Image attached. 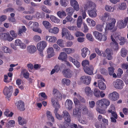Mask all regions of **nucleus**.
<instances>
[{
  "label": "nucleus",
  "mask_w": 128,
  "mask_h": 128,
  "mask_svg": "<svg viewBox=\"0 0 128 128\" xmlns=\"http://www.w3.org/2000/svg\"><path fill=\"white\" fill-rule=\"evenodd\" d=\"M96 7V5L94 3L91 1H89L85 4L84 8L85 10H87L88 9L90 8L91 10H88L89 16L92 17H95L97 15Z\"/></svg>",
  "instance_id": "nucleus-1"
},
{
  "label": "nucleus",
  "mask_w": 128,
  "mask_h": 128,
  "mask_svg": "<svg viewBox=\"0 0 128 128\" xmlns=\"http://www.w3.org/2000/svg\"><path fill=\"white\" fill-rule=\"evenodd\" d=\"M110 102L108 100L103 98L99 100L96 102V104L98 107H100L103 109H106L110 105Z\"/></svg>",
  "instance_id": "nucleus-2"
},
{
  "label": "nucleus",
  "mask_w": 128,
  "mask_h": 128,
  "mask_svg": "<svg viewBox=\"0 0 128 128\" xmlns=\"http://www.w3.org/2000/svg\"><path fill=\"white\" fill-rule=\"evenodd\" d=\"M114 106L110 107L109 109L108 110V112L111 113V115L110 118L111 122L116 123V122L117 119L118 118V115L116 112L113 110H115Z\"/></svg>",
  "instance_id": "nucleus-3"
},
{
  "label": "nucleus",
  "mask_w": 128,
  "mask_h": 128,
  "mask_svg": "<svg viewBox=\"0 0 128 128\" xmlns=\"http://www.w3.org/2000/svg\"><path fill=\"white\" fill-rule=\"evenodd\" d=\"M93 34L95 38L100 41L102 40L104 42L107 40L106 36L105 35H102V33L98 32H94Z\"/></svg>",
  "instance_id": "nucleus-4"
},
{
  "label": "nucleus",
  "mask_w": 128,
  "mask_h": 128,
  "mask_svg": "<svg viewBox=\"0 0 128 128\" xmlns=\"http://www.w3.org/2000/svg\"><path fill=\"white\" fill-rule=\"evenodd\" d=\"M62 37L66 36V38L68 40H72L74 38L73 36L70 34V32L65 28H63L62 30Z\"/></svg>",
  "instance_id": "nucleus-5"
},
{
  "label": "nucleus",
  "mask_w": 128,
  "mask_h": 128,
  "mask_svg": "<svg viewBox=\"0 0 128 128\" xmlns=\"http://www.w3.org/2000/svg\"><path fill=\"white\" fill-rule=\"evenodd\" d=\"M13 91V88L12 86H9L8 87L5 86L3 91L4 95L8 98H10L11 96Z\"/></svg>",
  "instance_id": "nucleus-6"
},
{
  "label": "nucleus",
  "mask_w": 128,
  "mask_h": 128,
  "mask_svg": "<svg viewBox=\"0 0 128 128\" xmlns=\"http://www.w3.org/2000/svg\"><path fill=\"white\" fill-rule=\"evenodd\" d=\"M113 85L116 88L118 89H122L124 85L123 81L119 79H116L114 82Z\"/></svg>",
  "instance_id": "nucleus-7"
},
{
  "label": "nucleus",
  "mask_w": 128,
  "mask_h": 128,
  "mask_svg": "<svg viewBox=\"0 0 128 128\" xmlns=\"http://www.w3.org/2000/svg\"><path fill=\"white\" fill-rule=\"evenodd\" d=\"M80 80L83 83L88 85L90 83L91 78L89 76H84L81 77Z\"/></svg>",
  "instance_id": "nucleus-8"
},
{
  "label": "nucleus",
  "mask_w": 128,
  "mask_h": 128,
  "mask_svg": "<svg viewBox=\"0 0 128 128\" xmlns=\"http://www.w3.org/2000/svg\"><path fill=\"white\" fill-rule=\"evenodd\" d=\"M0 36L1 38L4 40H7L9 41H12L14 38L11 37L8 33H3L1 34Z\"/></svg>",
  "instance_id": "nucleus-9"
},
{
  "label": "nucleus",
  "mask_w": 128,
  "mask_h": 128,
  "mask_svg": "<svg viewBox=\"0 0 128 128\" xmlns=\"http://www.w3.org/2000/svg\"><path fill=\"white\" fill-rule=\"evenodd\" d=\"M119 97L118 94L116 92H114L111 93L108 95V98L112 101L117 100L118 99Z\"/></svg>",
  "instance_id": "nucleus-10"
},
{
  "label": "nucleus",
  "mask_w": 128,
  "mask_h": 128,
  "mask_svg": "<svg viewBox=\"0 0 128 128\" xmlns=\"http://www.w3.org/2000/svg\"><path fill=\"white\" fill-rule=\"evenodd\" d=\"M63 117L64 118L65 121L68 123H70L71 121V118L68 113L67 111L65 110L62 112Z\"/></svg>",
  "instance_id": "nucleus-11"
},
{
  "label": "nucleus",
  "mask_w": 128,
  "mask_h": 128,
  "mask_svg": "<svg viewBox=\"0 0 128 128\" xmlns=\"http://www.w3.org/2000/svg\"><path fill=\"white\" fill-rule=\"evenodd\" d=\"M47 45V43L45 41H42L38 44L36 47L38 50H43Z\"/></svg>",
  "instance_id": "nucleus-12"
},
{
  "label": "nucleus",
  "mask_w": 128,
  "mask_h": 128,
  "mask_svg": "<svg viewBox=\"0 0 128 128\" xmlns=\"http://www.w3.org/2000/svg\"><path fill=\"white\" fill-rule=\"evenodd\" d=\"M84 70L85 72L89 75H91L94 74V67L92 65H90Z\"/></svg>",
  "instance_id": "nucleus-13"
},
{
  "label": "nucleus",
  "mask_w": 128,
  "mask_h": 128,
  "mask_svg": "<svg viewBox=\"0 0 128 128\" xmlns=\"http://www.w3.org/2000/svg\"><path fill=\"white\" fill-rule=\"evenodd\" d=\"M70 3L71 6L73 7L74 10L78 11L79 10V5L78 2L76 0H70Z\"/></svg>",
  "instance_id": "nucleus-14"
},
{
  "label": "nucleus",
  "mask_w": 128,
  "mask_h": 128,
  "mask_svg": "<svg viewBox=\"0 0 128 128\" xmlns=\"http://www.w3.org/2000/svg\"><path fill=\"white\" fill-rule=\"evenodd\" d=\"M19 110L23 111L25 110L24 104V102L21 100L18 101L16 104Z\"/></svg>",
  "instance_id": "nucleus-15"
},
{
  "label": "nucleus",
  "mask_w": 128,
  "mask_h": 128,
  "mask_svg": "<svg viewBox=\"0 0 128 128\" xmlns=\"http://www.w3.org/2000/svg\"><path fill=\"white\" fill-rule=\"evenodd\" d=\"M72 71L68 68L64 69L62 71V73L64 76L68 78H70L72 77Z\"/></svg>",
  "instance_id": "nucleus-16"
},
{
  "label": "nucleus",
  "mask_w": 128,
  "mask_h": 128,
  "mask_svg": "<svg viewBox=\"0 0 128 128\" xmlns=\"http://www.w3.org/2000/svg\"><path fill=\"white\" fill-rule=\"evenodd\" d=\"M82 56L83 58H85L87 55L90 54V51L87 48L84 47L81 50Z\"/></svg>",
  "instance_id": "nucleus-17"
},
{
  "label": "nucleus",
  "mask_w": 128,
  "mask_h": 128,
  "mask_svg": "<svg viewBox=\"0 0 128 128\" xmlns=\"http://www.w3.org/2000/svg\"><path fill=\"white\" fill-rule=\"evenodd\" d=\"M73 114L74 116L77 117L78 118H80L81 117V112L78 108L74 109L73 110Z\"/></svg>",
  "instance_id": "nucleus-18"
},
{
  "label": "nucleus",
  "mask_w": 128,
  "mask_h": 128,
  "mask_svg": "<svg viewBox=\"0 0 128 128\" xmlns=\"http://www.w3.org/2000/svg\"><path fill=\"white\" fill-rule=\"evenodd\" d=\"M53 95L56 96L58 99L61 100L62 98V95L60 92L57 89H54L53 90Z\"/></svg>",
  "instance_id": "nucleus-19"
},
{
  "label": "nucleus",
  "mask_w": 128,
  "mask_h": 128,
  "mask_svg": "<svg viewBox=\"0 0 128 128\" xmlns=\"http://www.w3.org/2000/svg\"><path fill=\"white\" fill-rule=\"evenodd\" d=\"M27 50L28 52L31 54H34L36 51V46L34 45H29L27 47Z\"/></svg>",
  "instance_id": "nucleus-20"
},
{
  "label": "nucleus",
  "mask_w": 128,
  "mask_h": 128,
  "mask_svg": "<svg viewBox=\"0 0 128 128\" xmlns=\"http://www.w3.org/2000/svg\"><path fill=\"white\" fill-rule=\"evenodd\" d=\"M67 58V56L66 53L64 52H62L60 54L58 57V59L60 60L66 61Z\"/></svg>",
  "instance_id": "nucleus-21"
},
{
  "label": "nucleus",
  "mask_w": 128,
  "mask_h": 128,
  "mask_svg": "<svg viewBox=\"0 0 128 128\" xmlns=\"http://www.w3.org/2000/svg\"><path fill=\"white\" fill-rule=\"evenodd\" d=\"M68 58L69 60L72 62L77 68H79L80 67V64L78 60H75L74 59L70 56L68 57Z\"/></svg>",
  "instance_id": "nucleus-22"
},
{
  "label": "nucleus",
  "mask_w": 128,
  "mask_h": 128,
  "mask_svg": "<svg viewBox=\"0 0 128 128\" xmlns=\"http://www.w3.org/2000/svg\"><path fill=\"white\" fill-rule=\"evenodd\" d=\"M15 44L16 46H19L20 48L23 49H25L26 47V45L24 43L22 42L21 40L19 39L16 40Z\"/></svg>",
  "instance_id": "nucleus-23"
},
{
  "label": "nucleus",
  "mask_w": 128,
  "mask_h": 128,
  "mask_svg": "<svg viewBox=\"0 0 128 128\" xmlns=\"http://www.w3.org/2000/svg\"><path fill=\"white\" fill-rule=\"evenodd\" d=\"M47 52L48 54V57L49 58L53 56L55 54L54 49L52 47L48 48L47 49Z\"/></svg>",
  "instance_id": "nucleus-24"
},
{
  "label": "nucleus",
  "mask_w": 128,
  "mask_h": 128,
  "mask_svg": "<svg viewBox=\"0 0 128 128\" xmlns=\"http://www.w3.org/2000/svg\"><path fill=\"white\" fill-rule=\"evenodd\" d=\"M106 58L108 60H110L112 58V50L108 48L106 50Z\"/></svg>",
  "instance_id": "nucleus-25"
},
{
  "label": "nucleus",
  "mask_w": 128,
  "mask_h": 128,
  "mask_svg": "<svg viewBox=\"0 0 128 128\" xmlns=\"http://www.w3.org/2000/svg\"><path fill=\"white\" fill-rule=\"evenodd\" d=\"M0 50L6 54H10L12 52L11 50L5 46H2L1 47Z\"/></svg>",
  "instance_id": "nucleus-26"
},
{
  "label": "nucleus",
  "mask_w": 128,
  "mask_h": 128,
  "mask_svg": "<svg viewBox=\"0 0 128 128\" xmlns=\"http://www.w3.org/2000/svg\"><path fill=\"white\" fill-rule=\"evenodd\" d=\"M98 84L99 88L101 90H104L106 89V85L102 80H98Z\"/></svg>",
  "instance_id": "nucleus-27"
},
{
  "label": "nucleus",
  "mask_w": 128,
  "mask_h": 128,
  "mask_svg": "<svg viewBox=\"0 0 128 128\" xmlns=\"http://www.w3.org/2000/svg\"><path fill=\"white\" fill-rule=\"evenodd\" d=\"M45 39L49 42H54L56 40V38L54 36H46Z\"/></svg>",
  "instance_id": "nucleus-28"
},
{
  "label": "nucleus",
  "mask_w": 128,
  "mask_h": 128,
  "mask_svg": "<svg viewBox=\"0 0 128 128\" xmlns=\"http://www.w3.org/2000/svg\"><path fill=\"white\" fill-rule=\"evenodd\" d=\"M84 90L86 95L88 96H91L92 95L93 92L90 87L88 86L86 87Z\"/></svg>",
  "instance_id": "nucleus-29"
},
{
  "label": "nucleus",
  "mask_w": 128,
  "mask_h": 128,
  "mask_svg": "<svg viewBox=\"0 0 128 128\" xmlns=\"http://www.w3.org/2000/svg\"><path fill=\"white\" fill-rule=\"evenodd\" d=\"M18 121L19 124L21 125H23L24 124H25L26 123V120L22 118L20 116H19L18 117Z\"/></svg>",
  "instance_id": "nucleus-30"
},
{
  "label": "nucleus",
  "mask_w": 128,
  "mask_h": 128,
  "mask_svg": "<svg viewBox=\"0 0 128 128\" xmlns=\"http://www.w3.org/2000/svg\"><path fill=\"white\" fill-rule=\"evenodd\" d=\"M47 118L49 120H51L52 122H54V117L52 115L51 112L50 111H47L46 112Z\"/></svg>",
  "instance_id": "nucleus-31"
},
{
  "label": "nucleus",
  "mask_w": 128,
  "mask_h": 128,
  "mask_svg": "<svg viewBox=\"0 0 128 128\" xmlns=\"http://www.w3.org/2000/svg\"><path fill=\"white\" fill-rule=\"evenodd\" d=\"M50 18L51 20L54 23L58 24L60 22V20L54 16H51Z\"/></svg>",
  "instance_id": "nucleus-32"
},
{
  "label": "nucleus",
  "mask_w": 128,
  "mask_h": 128,
  "mask_svg": "<svg viewBox=\"0 0 128 128\" xmlns=\"http://www.w3.org/2000/svg\"><path fill=\"white\" fill-rule=\"evenodd\" d=\"M74 10L72 8L69 7L66 9V11L68 15H72Z\"/></svg>",
  "instance_id": "nucleus-33"
},
{
  "label": "nucleus",
  "mask_w": 128,
  "mask_h": 128,
  "mask_svg": "<svg viewBox=\"0 0 128 128\" xmlns=\"http://www.w3.org/2000/svg\"><path fill=\"white\" fill-rule=\"evenodd\" d=\"M38 26L39 24H34L32 30L34 32L41 33L42 31L40 28H38Z\"/></svg>",
  "instance_id": "nucleus-34"
},
{
  "label": "nucleus",
  "mask_w": 128,
  "mask_h": 128,
  "mask_svg": "<svg viewBox=\"0 0 128 128\" xmlns=\"http://www.w3.org/2000/svg\"><path fill=\"white\" fill-rule=\"evenodd\" d=\"M74 96H76L80 100V101L82 102L85 103L86 102L85 100L79 94H77L76 92H74Z\"/></svg>",
  "instance_id": "nucleus-35"
},
{
  "label": "nucleus",
  "mask_w": 128,
  "mask_h": 128,
  "mask_svg": "<svg viewBox=\"0 0 128 128\" xmlns=\"http://www.w3.org/2000/svg\"><path fill=\"white\" fill-rule=\"evenodd\" d=\"M67 102V108L69 110H71L72 108V105L73 104L71 100L67 99L66 101Z\"/></svg>",
  "instance_id": "nucleus-36"
},
{
  "label": "nucleus",
  "mask_w": 128,
  "mask_h": 128,
  "mask_svg": "<svg viewBox=\"0 0 128 128\" xmlns=\"http://www.w3.org/2000/svg\"><path fill=\"white\" fill-rule=\"evenodd\" d=\"M26 29L24 26H22V27L18 29V34L19 36H21L22 34L25 32Z\"/></svg>",
  "instance_id": "nucleus-37"
},
{
  "label": "nucleus",
  "mask_w": 128,
  "mask_h": 128,
  "mask_svg": "<svg viewBox=\"0 0 128 128\" xmlns=\"http://www.w3.org/2000/svg\"><path fill=\"white\" fill-rule=\"evenodd\" d=\"M90 63L89 61L87 60H83L82 62V65L83 67V69L86 68L88 66L90 65L89 64Z\"/></svg>",
  "instance_id": "nucleus-38"
},
{
  "label": "nucleus",
  "mask_w": 128,
  "mask_h": 128,
  "mask_svg": "<svg viewBox=\"0 0 128 128\" xmlns=\"http://www.w3.org/2000/svg\"><path fill=\"white\" fill-rule=\"evenodd\" d=\"M62 82L63 84L68 86L70 84V81L67 78H64L62 79Z\"/></svg>",
  "instance_id": "nucleus-39"
},
{
  "label": "nucleus",
  "mask_w": 128,
  "mask_h": 128,
  "mask_svg": "<svg viewBox=\"0 0 128 128\" xmlns=\"http://www.w3.org/2000/svg\"><path fill=\"white\" fill-rule=\"evenodd\" d=\"M101 108L103 109L100 107H98V105H96V110L99 113L101 114H104L106 113V112L104 109H102Z\"/></svg>",
  "instance_id": "nucleus-40"
},
{
  "label": "nucleus",
  "mask_w": 128,
  "mask_h": 128,
  "mask_svg": "<svg viewBox=\"0 0 128 128\" xmlns=\"http://www.w3.org/2000/svg\"><path fill=\"white\" fill-rule=\"evenodd\" d=\"M121 56L124 57L126 56L128 52V51L124 48H122L121 50Z\"/></svg>",
  "instance_id": "nucleus-41"
},
{
  "label": "nucleus",
  "mask_w": 128,
  "mask_h": 128,
  "mask_svg": "<svg viewBox=\"0 0 128 128\" xmlns=\"http://www.w3.org/2000/svg\"><path fill=\"white\" fill-rule=\"evenodd\" d=\"M62 50L65 52L67 54H69L72 53H73L74 52V49L70 48H64Z\"/></svg>",
  "instance_id": "nucleus-42"
},
{
  "label": "nucleus",
  "mask_w": 128,
  "mask_h": 128,
  "mask_svg": "<svg viewBox=\"0 0 128 128\" xmlns=\"http://www.w3.org/2000/svg\"><path fill=\"white\" fill-rule=\"evenodd\" d=\"M114 24H106V29L107 30H112V32H114L116 30V29L114 28Z\"/></svg>",
  "instance_id": "nucleus-43"
},
{
  "label": "nucleus",
  "mask_w": 128,
  "mask_h": 128,
  "mask_svg": "<svg viewBox=\"0 0 128 128\" xmlns=\"http://www.w3.org/2000/svg\"><path fill=\"white\" fill-rule=\"evenodd\" d=\"M95 126L96 128H106L105 124L103 123L100 124L99 122H96Z\"/></svg>",
  "instance_id": "nucleus-44"
},
{
  "label": "nucleus",
  "mask_w": 128,
  "mask_h": 128,
  "mask_svg": "<svg viewBox=\"0 0 128 128\" xmlns=\"http://www.w3.org/2000/svg\"><path fill=\"white\" fill-rule=\"evenodd\" d=\"M58 16L60 18H62L66 16V14L65 12L64 11H59L57 12Z\"/></svg>",
  "instance_id": "nucleus-45"
},
{
  "label": "nucleus",
  "mask_w": 128,
  "mask_h": 128,
  "mask_svg": "<svg viewBox=\"0 0 128 128\" xmlns=\"http://www.w3.org/2000/svg\"><path fill=\"white\" fill-rule=\"evenodd\" d=\"M128 22V17L125 18L124 20H118L117 24H126Z\"/></svg>",
  "instance_id": "nucleus-46"
},
{
  "label": "nucleus",
  "mask_w": 128,
  "mask_h": 128,
  "mask_svg": "<svg viewBox=\"0 0 128 128\" xmlns=\"http://www.w3.org/2000/svg\"><path fill=\"white\" fill-rule=\"evenodd\" d=\"M58 28L57 27H54L53 29H50L48 30L50 32L55 34H57L58 32Z\"/></svg>",
  "instance_id": "nucleus-47"
},
{
  "label": "nucleus",
  "mask_w": 128,
  "mask_h": 128,
  "mask_svg": "<svg viewBox=\"0 0 128 128\" xmlns=\"http://www.w3.org/2000/svg\"><path fill=\"white\" fill-rule=\"evenodd\" d=\"M60 3L62 6L66 7L68 3V1L67 0H60Z\"/></svg>",
  "instance_id": "nucleus-48"
},
{
  "label": "nucleus",
  "mask_w": 128,
  "mask_h": 128,
  "mask_svg": "<svg viewBox=\"0 0 128 128\" xmlns=\"http://www.w3.org/2000/svg\"><path fill=\"white\" fill-rule=\"evenodd\" d=\"M116 20L114 18H108L107 20V23L108 24H115Z\"/></svg>",
  "instance_id": "nucleus-49"
},
{
  "label": "nucleus",
  "mask_w": 128,
  "mask_h": 128,
  "mask_svg": "<svg viewBox=\"0 0 128 128\" xmlns=\"http://www.w3.org/2000/svg\"><path fill=\"white\" fill-rule=\"evenodd\" d=\"M105 9L108 12H113L114 10V8L110 6L107 5L105 6Z\"/></svg>",
  "instance_id": "nucleus-50"
},
{
  "label": "nucleus",
  "mask_w": 128,
  "mask_h": 128,
  "mask_svg": "<svg viewBox=\"0 0 128 128\" xmlns=\"http://www.w3.org/2000/svg\"><path fill=\"white\" fill-rule=\"evenodd\" d=\"M93 93L94 96L96 97H100V91L98 89L95 88L94 90Z\"/></svg>",
  "instance_id": "nucleus-51"
},
{
  "label": "nucleus",
  "mask_w": 128,
  "mask_h": 128,
  "mask_svg": "<svg viewBox=\"0 0 128 128\" xmlns=\"http://www.w3.org/2000/svg\"><path fill=\"white\" fill-rule=\"evenodd\" d=\"M110 16V14L108 12L106 13L103 16H102L101 18V20L103 22H104L106 20L107 17Z\"/></svg>",
  "instance_id": "nucleus-52"
},
{
  "label": "nucleus",
  "mask_w": 128,
  "mask_h": 128,
  "mask_svg": "<svg viewBox=\"0 0 128 128\" xmlns=\"http://www.w3.org/2000/svg\"><path fill=\"white\" fill-rule=\"evenodd\" d=\"M126 7V3L124 2H122L120 5H119L118 8L120 10H125Z\"/></svg>",
  "instance_id": "nucleus-53"
},
{
  "label": "nucleus",
  "mask_w": 128,
  "mask_h": 128,
  "mask_svg": "<svg viewBox=\"0 0 128 128\" xmlns=\"http://www.w3.org/2000/svg\"><path fill=\"white\" fill-rule=\"evenodd\" d=\"M51 100L52 104L53 106L54 107H55L56 106H58L57 103L59 104L58 102H56V98H52Z\"/></svg>",
  "instance_id": "nucleus-54"
},
{
  "label": "nucleus",
  "mask_w": 128,
  "mask_h": 128,
  "mask_svg": "<svg viewBox=\"0 0 128 128\" xmlns=\"http://www.w3.org/2000/svg\"><path fill=\"white\" fill-rule=\"evenodd\" d=\"M42 9L44 12L48 14L50 13L51 11L48 9L45 6H43L42 7Z\"/></svg>",
  "instance_id": "nucleus-55"
},
{
  "label": "nucleus",
  "mask_w": 128,
  "mask_h": 128,
  "mask_svg": "<svg viewBox=\"0 0 128 128\" xmlns=\"http://www.w3.org/2000/svg\"><path fill=\"white\" fill-rule=\"evenodd\" d=\"M103 28V24H97L96 26V29L100 32H102Z\"/></svg>",
  "instance_id": "nucleus-56"
},
{
  "label": "nucleus",
  "mask_w": 128,
  "mask_h": 128,
  "mask_svg": "<svg viewBox=\"0 0 128 128\" xmlns=\"http://www.w3.org/2000/svg\"><path fill=\"white\" fill-rule=\"evenodd\" d=\"M15 121L13 120H11L9 121L8 122V127H13L15 125Z\"/></svg>",
  "instance_id": "nucleus-57"
},
{
  "label": "nucleus",
  "mask_w": 128,
  "mask_h": 128,
  "mask_svg": "<svg viewBox=\"0 0 128 128\" xmlns=\"http://www.w3.org/2000/svg\"><path fill=\"white\" fill-rule=\"evenodd\" d=\"M108 69L109 75L110 76H112V74L114 72L115 69L113 67H108Z\"/></svg>",
  "instance_id": "nucleus-58"
},
{
  "label": "nucleus",
  "mask_w": 128,
  "mask_h": 128,
  "mask_svg": "<svg viewBox=\"0 0 128 128\" xmlns=\"http://www.w3.org/2000/svg\"><path fill=\"white\" fill-rule=\"evenodd\" d=\"M82 114H88V110L86 106H84L82 108Z\"/></svg>",
  "instance_id": "nucleus-59"
},
{
  "label": "nucleus",
  "mask_w": 128,
  "mask_h": 128,
  "mask_svg": "<svg viewBox=\"0 0 128 128\" xmlns=\"http://www.w3.org/2000/svg\"><path fill=\"white\" fill-rule=\"evenodd\" d=\"M126 72L127 74H126L123 78L126 84H128V69H127Z\"/></svg>",
  "instance_id": "nucleus-60"
},
{
  "label": "nucleus",
  "mask_w": 128,
  "mask_h": 128,
  "mask_svg": "<svg viewBox=\"0 0 128 128\" xmlns=\"http://www.w3.org/2000/svg\"><path fill=\"white\" fill-rule=\"evenodd\" d=\"M63 42V41L62 39H59L58 40L57 43L60 46L64 47V46Z\"/></svg>",
  "instance_id": "nucleus-61"
},
{
  "label": "nucleus",
  "mask_w": 128,
  "mask_h": 128,
  "mask_svg": "<svg viewBox=\"0 0 128 128\" xmlns=\"http://www.w3.org/2000/svg\"><path fill=\"white\" fill-rule=\"evenodd\" d=\"M86 37L90 41H92L94 40V38L92 36L89 34H86Z\"/></svg>",
  "instance_id": "nucleus-62"
},
{
  "label": "nucleus",
  "mask_w": 128,
  "mask_h": 128,
  "mask_svg": "<svg viewBox=\"0 0 128 128\" xmlns=\"http://www.w3.org/2000/svg\"><path fill=\"white\" fill-rule=\"evenodd\" d=\"M126 40L124 37H122L120 39V42L119 44L120 45L122 46L126 42Z\"/></svg>",
  "instance_id": "nucleus-63"
},
{
  "label": "nucleus",
  "mask_w": 128,
  "mask_h": 128,
  "mask_svg": "<svg viewBox=\"0 0 128 128\" xmlns=\"http://www.w3.org/2000/svg\"><path fill=\"white\" fill-rule=\"evenodd\" d=\"M121 67L123 70H127L128 68V63L123 64L122 65Z\"/></svg>",
  "instance_id": "nucleus-64"
}]
</instances>
